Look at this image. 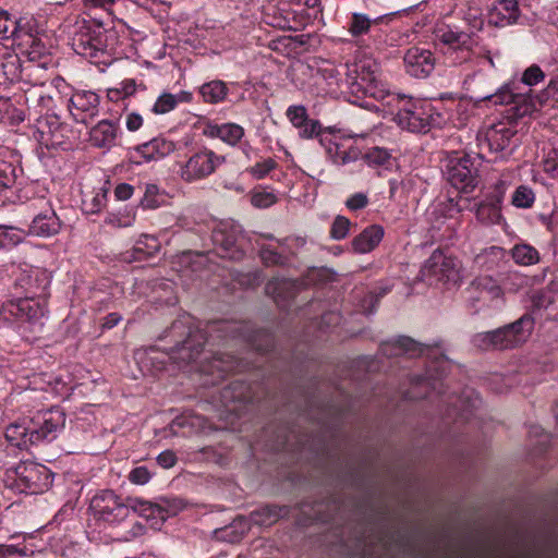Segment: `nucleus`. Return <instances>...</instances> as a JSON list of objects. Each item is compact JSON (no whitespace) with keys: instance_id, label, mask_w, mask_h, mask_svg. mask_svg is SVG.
I'll use <instances>...</instances> for the list:
<instances>
[{"instance_id":"obj_60","label":"nucleus","mask_w":558,"mask_h":558,"mask_svg":"<svg viewBox=\"0 0 558 558\" xmlns=\"http://www.w3.org/2000/svg\"><path fill=\"white\" fill-rule=\"evenodd\" d=\"M39 124L43 130L47 128L51 134H54V132L61 125L60 120L57 116H48L44 120L39 121Z\"/></svg>"},{"instance_id":"obj_33","label":"nucleus","mask_w":558,"mask_h":558,"mask_svg":"<svg viewBox=\"0 0 558 558\" xmlns=\"http://www.w3.org/2000/svg\"><path fill=\"white\" fill-rule=\"evenodd\" d=\"M229 93V88L223 81L214 80L207 83H204L199 87V94L203 100L207 104H219L222 102Z\"/></svg>"},{"instance_id":"obj_57","label":"nucleus","mask_w":558,"mask_h":558,"mask_svg":"<svg viewBox=\"0 0 558 558\" xmlns=\"http://www.w3.org/2000/svg\"><path fill=\"white\" fill-rule=\"evenodd\" d=\"M544 170L551 173L553 177L558 178V149L553 150L544 162Z\"/></svg>"},{"instance_id":"obj_62","label":"nucleus","mask_w":558,"mask_h":558,"mask_svg":"<svg viewBox=\"0 0 558 558\" xmlns=\"http://www.w3.org/2000/svg\"><path fill=\"white\" fill-rule=\"evenodd\" d=\"M114 3V0H84V5L87 9L100 8L109 11Z\"/></svg>"},{"instance_id":"obj_14","label":"nucleus","mask_w":558,"mask_h":558,"mask_svg":"<svg viewBox=\"0 0 558 558\" xmlns=\"http://www.w3.org/2000/svg\"><path fill=\"white\" fill-rule=\"evenodd\" d=\"M241 238V227L233 222H220L211 234V240L218 254L222 258L240 259L243 251L239 244Z\"/></svg>"},{"instance_id":"obj_46","label":"nucleus","mask_w":558,"mask_h":558,"mask_svg":"<svg viewBox=\"0 0 558 558\" xmlns=\"http://www.w3.org/2000/svg\"><path fill=\"white\" fill-rule=\"evenodd\" d=\"M390 157L389 151L381 147H373L364 155V159L371 166H385Z\"/></svg>"},{"instance_id":"obj_50","label":"nucleus","mask_w":558,"mask_h":558,"mask_svg":"<svg viewBox=\"0 0 558 558\" xmlns=\"http://www.w3.org/2000/svg\"><path fill=\"white\" fill-rule=\"evenodd\" d=\"M351 221L344 216H337L331 225L330 235L335 240L344 239L350 230Z\"/></svg>"},{"instance_id":"obj_31","label":"nucleus","mask_w":558,"mask_h":558,"mask_svg":"<svg viewBox=\"0 0 558 558\" xmlns=\"http://www.w3.org/2000/svg\"><path fill=\"white\" fill-rule=\"evenodd\" d=\"M60 230V221L57 215L49 210L38 214L32 221L28 233L37 236H51Z\"/></svg>"},{"instance_id":"obj_20","label":"nucleus","mask_w":558,"mask_h":558,"mask_svg":"<svg viewBox=\"0 0 558 558\" xmlns=\"http://www.w3.org/2000/svg\"><path fill=\"white\" fill-rule=\"evenodd\" d=\"M407 73L416 78H426L435 69L436 59L428 49L411 47L404 54Z\"/></svg>"},{"instance_id":"obj_7","label":"nucleus","mask_w":558,"mask_h":558,"mask_svg":"<svg viewBox=\"0 0 558 558\" xmlns=\"http://www.w3.org/2000/svg\"><path fill=\"white\" fill-rule=\"evenodd\" d=\"M289 511L290 509L287 506H263L252 511L248 520L243 517L236 518L230 525L220 531V537L231 543L238 542L250 530L251 523L259 526H270L280 518L287 517Z\"/></svg>"},{"instance_id":"obj_21","label":"nucleus","mask_w":558,"mask_h":558,"mask_svg":"<svg viewBox=\"0 0 558 558\" xmlns=\"http://www.w3.org/2000/svg\"><path fill=\"white\" fill-rule=\"evenodd\" d=\"M240 369V361L230 354H216L210 361H207L199 366V372L209 377L204 381L206 385H216L229 373L238 372Z\"/></svg>"},{"instance_id":"obj_34","label":"nucleus","mask_w":558,"mask_h":558,"mask_svg":"<svg viewBox=\"0 0 558 558\" xmlns=\"http://www.w3.org/2000/svg\"><path fill=\"white\" fill-rule=\"evenodd\" d=\"M510 255L515 264L522 266H531L539 262L538 251L527 243L515 244L511 248Z\"/></svg>"},{"instance_id":"obj_32","label":"nucleus","mask_w":558,"mask_h":558,"mask_svg":"<svg viewBox=\"0 0 558 558\" xmlns=\"http://www.w3.org/2000/svg\"><path fill=\"white\" fill-rule=\"evenodd\" d=\"M211 137H218L229 145H236L244 136V129L236 123L209 125L206 132Z\"/></svg>"},{"instance_id":"obj_40","label":"nucleus","mask_w":558,"mask_h":558,"mask_svg":"<svg viewBox=\"0 0 558 558\" xmlns=\"http://www.w3.org/2000/svg\"><path fill=\"white\" fill-rule=\"evenodd\" d=\"M473 284L476 286L477 289L487 292L492 299L501 298L504 294L499 280L489 276L476 278Z\"/></svg>"},{"instance_id":"obj_39","label":"nucleus","mask_w":558,"mask_h":558,"mask_svg":"<svg viewBox=\"0 0 558 558\" xmlns=\"http://www.w3.org/2000/svg\"><path fill=\"white\" fill-rule=\"evenodd\" d=\"M535 193L533 189L529 185L521 184L519 185L511 197V204L521 209L532 208L535 203Z\"/></svg>"},{"instance_id":"obj_5","label":"nucleus","mask_w":558,"mask_h":558,"mask_svg":"<svg viewBox=\"0 0 558 558\" xmlns=\"http://www.w3.org/2000/svg\"><path fill=\"white\" fill-rule=\"evenodd\" d=\"M345 66L344 83L353 94L385 98V90L379 86L378 65L374 60L362 59Z\"/></svg>"},{"instance_id":"obj_44","label":"nucleus","mask_w":558,"mask_h":558,"mask_svg":"<svg viewBox=\"0 0 558 558\" xmlns=\"http://www.w3.org/2000/svg\"><path fill=\"white\" fill-rule=\"evenodd\" d=\"M106 202L107 190L99 189V191L95 195H93L89 201H83L84 210L86 214H97L105 207Z\"/></svg>"},{"instance_id":"obj_16","label":"nucleus","mask_w":558,"mask_h":558,"mask_svg":"<svg viewBox=\"0 0 558 558\" xmlns=\"http://www.w3.org/2000/svg\"><path fill=\"white\" fill-rule=\"evenodd\" d=\"M45 70L46 68L43 64L34 63L32 59L22 64L16 57L10 58L0 64L2 75L10 83L25 81L33 85H44V80L38 73H43Z\"/></svg>"},{"instance_id":"obj_22","label":"nucleus","mask_w":558,"mask_h":558,"mask_svg":"<svg viewBox=\"0 0 558 558\" xmlns=\"http://www.w3.org/2000/svg\"><path fill=\"white\" fill-rule=\"evenodd\" d=\"M494 195L478 205L476 209V218L485 225H499L501 222V204L505 194V182L499 180L496 183Z\"/></svg>"},{"instance_id":"obj_63","label":"nucleus","mask_w":558,"mask_h":558,"mask_svg":"<svg viewBox=\"0 0 558 558\" xmlns=\"http://www.w3.org/2000/svg\"><path fill=\"white\" fill-rule=\"evenodd\" d=\"M122 319V316L118 313H110L104 318L102 327L111 329L117 326Z\"/></svg>"},{"instance_id":"obj_64","label":"nucleus","mask_w":558,"mask_h":558,"mask_svg":"<svg viewBox=\"0 0 558 558\" xmlns=\"http://www.w3.org/2000/svg\"><path fill=\"white\" fill-rule=\"evenodd\" d=\"M20 549L14 545L0 544V558H9L15 554H20Z\"/></svg>"},{"instance_id":"obj_49","label":"nucleus","mask_w":558,"mask_h":558,"mask_svg":"<svg viewBox=\"0 0 558 558\" xmlns=\"http://www.w3.org/2000/svg\"><path fill=\"white\" fill-rule=\"evenodd\" d=\"M134 219L135 216L131 214L109 213L105 218V223L113 228H128L133 225Z\"/></svg>"},{"instance_id":"obj_8","label":"nucleus","mask_w":558,"mask_h":558,"mask_svg":"<svg viewBox=\"0 0 558 558\" xmlns=\"http://www.w3.org/2000/svg\"><path fill=\"white\" fill-rule=\"evenodd\" d=\"M89 509L96 520L108 524H117L126 519L131 509L134 510L135 506L125 502L113 490L105 489L92 498Z\"/></svg>"},{"instance_id":"obj_61","label":"nucleus","mask_w":558,"mask_h":558,"mask_svg":"<svg viewBox=\"0 0 558 558\" xmlns=\"http://www.w3.org/2000/svg\"><path fill=\"white\" fill-rule=\"evenodd\" d=\"M143 124L142 116L132 112L126 116L125 125L129 131L134 132L137 131Z\"/></svg>"},{"instance_id":"obj_25","label":"nucleus","mask_w":558,"mask_h":558,"mask_svg":"<svg viewBox=\"0 0 558 558\" xmlns=\"http://www.w3.org/2000/svg\"><path fill=\"white\" fill-rule=\"evenodd\" d=\"M517 131L506 122L489 126L485 132V144L492 153H504L510 145Z\"/></svg>"},{"instance_id":"obj_29","label":"nucleus","mask_w":558,"mask_h":558,"mask_svg":"<svg viewBox=\"0 0 558 558\" xmlns=\"http://www.w3.org/2000/svg\"><path fill=\"white\" fill-rule=\"evenodd\" d=\"M119 128L109 120L99 121L90 130V142L99 148H110L116 145Z\"/></svg>"},{"instance_id":"obj_12","label":"nucleus","mask_w":558,"mask_h":558,"mask_svg":"<svg viewBox=\"0 0 558 558\" xmlns=\"http://www.w3.org/2000/svg\"><path fill=\"white\" fill-rule=\"evenodd\" d=\"M46 313V300L38 296H24L2 305L0 315L5 320L16 318L28 323H37Z\"/></svg>"},{"instance_id":"obj_11","label":"nucleus","mask_w":558,"mask_h":558,"mask_svg":"<svg viewBox=\"0 0 558 558\" xmlns=\"http://www.w3.org/2000/svg\"><path fill=\"white\" fill-rule=\"evenodd\" d=\"M223 161L225 157L204 148L193 153L181 166L180 177L187 183L203 180L213 174Z\"/></svg>"},{"instance_id":"obj_4","label":"nucleus","mask_w":558,"mask_h":558,"mask_svg":"<svg viewBox=\"0 0 558 558\" xmlns=\"http://www.w3.org/2000/svg\"><path fill=\"white\" fill-rule=\"evenodd\" d=\"M477 38L473 32H465L457 26L440 27L436 32V39L442 47V54L453 66L463 65L473 60L478 45Z\"/></svg>"},{"instance_id":"obj_35","label":"nucleus","mask_w":558,"mask_h":558,"mask_svg":"<svg viewBox=\"0 0 558 558\" xmlns=\"http://www.w3.org/2000/svg\"><path fill=\"white\" fill-rule=\"evenodd\" d=\"M31 430L32 427L14 423L7 427L5 438L12 446L26 449L27 446L31 445Z\"/></svg>"},{"instance_id":"obj_6","label":"nucleus","mask_w":558,"mask_h":558,"mask_svg":"<svg viewBox=\"0 0 558 558\" xmlns=\"http://www.w3.org/2000/svg\"><path fill=\"white\" fill-rule=\"evenodd\" d=\"M481 159L480 154L465 153L462 156H451L445 172L448 182L462 193H472L480 183Z\"/></svg>"},{"instance_id":"obj_47","label":"nucleus","mask_w":558,"mask_h":558,"mask_svg":"<svg viewBox=\"0 0 558 558\" xmlns=\"http://www.w3.org/2000/svg\"><path fill=\"white\" fill-rule=\"evenodd\" d=\"M177 107L174 95L170 93H163L160 95L154 104L151 111L156 114H165L172 111Z\"/></svg>"},{"instance_id":"obj_55","label":"nucleus","mask_w":558,"mask_h":558,"mask_svg":"<svg viewBox=\"0 0 558 558\" xmlns=\"http://www.w3.org/2000/svg\"><path fill=\"white\" fill-rule=\"evenodd\" d=\"M368 203L369 201L367 195L365 193L359 192L348 197L345 201V206L349 210L356 211L365 208Z\"/></svg>"},{"instance_id":"obj_30","label":"nucleus","mask_w":558,"mask_h":558,"mask_svg":"<svg viewBox=\"0 0 558 558\" xmlns=\"http://www.w3.org/2000/svg\"><path fill=\"white\" fill-rule=\"evenodd\" d=\"M384 229L378 225L365 228L352 240V247L356 253H368L373 251L383 240Z\"/></svg>"},{"instance_id":"obj_42","label":"nucleus","mask_w":558,"mask_h":558,"mask_svg":"<svg viewBox=\"0 0 558 558\" xmlns=\"http://www.w3.org/2000/svg\"><path fill=\"white\" fill-rule=\"evenodd\" d=\"M162 202L163 195L160 193L159 187L155 184H147L144 196L141 199V206L145 209H156Z\"/></svg>"},{"instance_id":"obj_1","label":"nucleus","mask_w":558,"mask_h":558,"mask_svg":"<svg viewBox=\"0 0 558 558\" xmlns=\"http://www.w3.org/2000/svg\"><path fill=\"white\" fill-rule=\"evenodd\" d=\"M245 328L240 323L219 320L209 323L203 330L194 326L191 316L184 315L171 324L162 338H170L174 343L169 352L170 359L178 364H190L198 360L206 342L243 337Z\"/></svg>"},{"instance_id":"obj_45","label":"nucleus","mask_w":558,"mask_h":558,"mask_svg":"<svg viewBox=\"0 0 558 558\" xmlns=\"http://www.w3.org/2000/svg\"><path fill=\"white\" fill-rule=\"evenodd\" d=\"M287 118L298 130L308 120L307 110L303 105H293L287 109Z\"/></svg>"},{"instance_id":"obj_2","label":"nucleus","mask_w":558,"mask_h":558,"mask_svg":"<svg viewBox=\"0 0 558 558\" xmlns=\"http://www.w3.org/2000/svg\"><path fill=\"white\" fill-rule=\"evenodd\" d=\"M117 41L113 28H106L102 22L83 20L76 25L72 48L77 54L94 59L113 51Z\"/></svg>"},{"instance_id":"obj_43","label":"nucleus","mask_w":558,"mask_h":558,"mask_svg":"<svg viewBox=\"0 0 558 558\" xmlns=\"http://www.w3.org/2000/svg\"><path fill=\"white\" fill-rule=\"evenodd\" d=\"M372 25L371 19L363 13H353L349 25V32L352 36L357 37L366 34Z\"/></svg>"},{"instance_id":"obj_9","label":"nucleus","mask_w":558,"mask_h":558,"mask_svg":"<svg viewBox=\"0 0 558 558\" xmlns=\"http://www.w3.org/2000/svg\"><path fill=\"white\" fill-rule=\"evenodd\" d=\"M11 472L14 474V487L20 493L40 494L52 484L49 470L38 463L21 462Z\"/></svg>"},{"instance_id":"obj_37","label":"nucleus","mask_w":558,"mask_h":558,"mask_svg":"<svg viewBox=\"0 0 558 558\" xmlns=\"http://www.w3.org/2000/svg\"><path fill=\"white\" fill-rule=\"evenodd\" d=\"M480 259H483V264L487 269L499 268L501 264L508 263V253L504 247L500 246H490L484 250Z\"/></svg>"},{"instance_id":"obj_23","label":"nucleus","mask_w":558,"mask_h":558,"mask_svg":"<svg viewBox=\"0 0 558 558\" xmlns=\"http://www.w3.org/2000/svg\"><path fill=\"white\" fill-rule=\"evenodd\" d=\"M481 99L492 101L495 105L514 104L520 116L529 114L535 109L531 99L527 100L523 95L514 93L508 84L501 86L493 94L483 95Z\"/></svg>"},{"instance_id":"obj_56","label":"nucleus","mask_w":558,"mask_h":558,"mask_svg":"<svg viewBox=\"0 0 558 558\" xmlns=\"http://www.w3.org/2000/svg\"><path fill=\"white\" fill-rule=\"evenodd\" d=\"M151 474L146 466H137L129 474L130 482L136 485H144L148 483Z\"/></svg>"},{"instance_id":"obj_26","label":"nucleus","mask_w":558,"mask_h":558,"mask_svg":"<svg viewBox=\"0 0 558 558\" xmlns=\"http://www.w3.org/2000/svg\"><path fill=\"white\" fill-rule=\"evenodd\" d=\"M520 15L517 0H499L489 12V23L504 27L513 24Z\"/></svg>"},{"instance_id":"obj_36","label":"nucleus","mask_w":558,"mask_h":558,"mask_svg":"<svg viewBox=\"0 0 558 558\" xmlns=\"http://www.w3.org/2000/svg\"><path fill=\"white\" fill-rule=\"evenodd\" d=\"M498 280L502 292L514 293L526 284V277L521 275L517 270L500 271L498 274Z\"/></svg>"},{"instance_id":"obj_10","label":"nucleus","mask_w":558,"mask_h":558,"mask_svg":"<svg viewBox=\"0 0 558 558\" xmlns=\"http://www.w3.org/2000/svg\"><path fill=\"white\" fill-rule=\"evenodd\" d=\"M399 102L403 105L399 107L396 116L397 123L410 132L426 133L429 126V105L422 100H412L405 96L397 95Z\"/></svg>"},{"instance_id":"obj_48","label":"nucleus","mask_w":558,"mask_h":558,"mask_svg":"<svg viewBox=\"0 0 558 558\" xmlns=\"http://www.w3.org/2000/svg\"><path fill=\"white\" fill-rule=\"evenodd\" d=\"M299 135L302 138H313L318 137L320 141V136H327L322 131V124L318 120L308 119L306 122L299 129Z\"/></svg>"},{"instance_id":"obj_27","label":"nucleus","mask_w":558,"mask_h":558,"mask_svg":"<svg viewBox=\"0 0 558 558\" xmlns=\"http://www.w3.org/2000/svg\"><path fill=\"white\" fill-rule=\"evenodd\" d=\"M175 149V144L165 137H155L149 142L143 143L135 147V151L140 154L145 161L159 160L167 157Z\"/></svg>"},{"instance_id":"obj_41","label":"nucleus","mask_w":558,"mask_h":558,"mask_svg":"<svg viewBox=\"0 0 558 558\" xmlns=\"http://www.w3.org/2000/svg\"><path fill=\"white\" fill-rule=\"evenodd\" d=\"M19 24L8 12L0 11V40L19 38Z\"/></svg>"},{"instance_id":"obj_59","label":"nucleus","mask_w":558,"mask_h":558,"mask_svg":"<svg viewBox=\"0 0 558 558\" xmlns=\"http://www.w3.org/2000/svg\"><path fill=\"white\" fill-rule=\"evenodd\" d=\"M134 192V187L128 183H120L114 189V195L119 201L129 199Z\"/></svg>"},{"instance_id":"obj_51","label":"nucleus","mask_w":558,"mask_h":558,"mask_svg":"<svg viewBox=\"0 0 558 558\" xmlns=\"http://www.w3.org/2000/svg\"><path fill=\"white\" fill-rule=\"evenodd\" d=\"M544 78L545 73L542 71V69L536 64H532L523 72L521 82L526 86H534L543 82Z\"/></svg>"},{"instance_id":"obj_3","label":"nucleus","mask_w":558,"mask_h":558,"mask_svg":"<svg viewBox=\"0 0 558 558\" xmlns=\"http://www.w3.org/2000/svg\"><path fill=\"white\" fill-rule=\"evenodd\" d=\"M535 320L530 313L523 314L515 322L492 331L474 336L473 342L483 350H506L526 342L534 329Z\"/></svg>"},{"instance_id":"obj_38","label":"nucleus","mask_w":558,"mask_h":558,"mask_svg":"<svg viewBox=\"0 0 558 558\" xmlns=\"http://www.w3.org/2000/svg\"><path fill=\"white\" fill-rule=\"evenodd\" d=\"M26 234L23 229L0 225V250L17 245L25 239Z\"/></svg>"},{"instance_id":"obj_17","label":"nucleus","mask_w":558,"mask_h":558,"mask_svg":"<svg viewBox=\"0 0 558 558\" xmlns=\"http://www.w3.org/2000/svg\"><path fill=\"white\" fill-rule=\"evenodd\" d=\"M50 284V275L47 270L25 265L20 268L15 286L25 292V296L45 298Z\"/></svg>"},{"instance_id":"obj_24","label":"nucleus","mask_w":558,"mask_h":558,"mask_svg":"<svg viewBox=\"0 0 558 558\" xmlns=\"http://www.w3.org/2000/svg\"><path fill=\"white\" fill-rule=\"evenodd\" d=\"M220 400L228 411L235 412L251 400L250 387L242 380H233L221 389Z\"/></svg>"},{"instance_id":"obj_19","label":"nucleus","mask_w":558,"mask_h":558,"mask_svg":"<svg viewBox=\"0 0 558 558\" xmlns=\"http://www.w3.org/2000/svg\"><path fill=\"white\" fill-rule=\"evenodd\" d=\"M69 110L76 122L87 124L99 112V96L90 90L75 92L69 100Z\"/></svg>"},{"instance_id":"obj_58","label":"nucleus","mask_w":558,"mask_h":558,"mask_svg":"<svg viewBox=\"0 0 558 558\" xmlns=\"http://www.w3.org/2000/svg\"><path fill=\"white\" fill-rule=\"evenodd\" d=\"M157 462L165 469L172 468L177 462V457L173 451L165 450L157 457Z\"/></svg>"},{"instance_id":"obj_18","label":"nucleus","mask_w":558,"mask_h":558,"mask_svg":"<svg viewBox=\"0 0 558 558\" xmlns=\"http://www.w3.org/2000/svg\"><path fill=\"white\" fill-rule=\"evenodd\" d=\"M320 145L325 148L330 161L337 166L352 163L361 156L360 148L345 138L320 136Z\"/></svg>"},{"instance_id":"obj_13","label":"nucleus","mask_w":558,"mask_h":558,"mask_svg":"<svg viewBox=\"0 0 558 558\" xmlns=\"http://www.w3.org/2000/svg\"><path fill=\"white\" fill-rule=\"evenodd\" d=\"M65 424V413L60 408H51L33 421L31 445L52 441Z\"/></svg>"},{"instance_id":"obj_15","label":"nucleus","mask_w":558,"mask_h":558,"mask_svg":"<svg viewBox=\"0 0 558 558\" xmlns=\"http://www.w3.org/2000/svg\"><path fill=\"white\" fill-rule=\"evenodd\" d=\"M460 269L461 263L458 258L446 256L441 251L436 250L424 263L422 272L439 281L457 283L461 279Z\"/></svg>"},{"instance_id":"obj_28","label":"nucleus","mask_w":558,"mask_h":558,"mask_svg":"<svg viewBox=\"0 0 558 558\" xmlns=\"http://www.w3.org/2000/svg\"><path fill=\"white\" fill-rule=\"evenodd\" d=\"M380 351L384 355L389 357L402 354L416 356L424 352V347L412 338L402 336L398 339L381 343Z\"/></svg>"},{"instance_id":"obj_52","label":"nucleus","mask_w":558,"mask_h":558,"mask_svg":"<svg viewBox=\"0 0 558 558\" xmlns=\"http://www.w3.org/2000/svg\"><path fill=\"white\" fill-rule=\"evenodd\" d=\"M276 167L277 162L272 158H267L251 167L248 172L256 179H263Z\"/></svg>"},{"instance_id":"obj_53","label":"nucleus","mask_w":558,"mask_h":558,"mask_svg":"<svg viewBox=\"0 0 558 558\" xmlns=\"http://www.w3.org/2000/svg\"><path fill=\"white\" fill-rule=\"evenodd\" d=\"M259 256L265 266H276L282 265L284 263V258L277 251L270 248L269 246H262L259 251Z\"/></svg>"},{"instance_id":"obj_54","label":"nucleus","mask_w":558,"mask_h":558,"mask_svg":"<svg viewBox=\"0 0 558 558\" xmlns=\"http://www.w3.org/2000/svg\"><path fill=\"white\" fill-rule=\"evenodd\" d=\"M276 201L277 197L270 192H257L251 198L252 205L257 208H267L274 205Z\"/></svg>"}]
</instances>
